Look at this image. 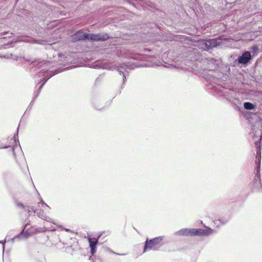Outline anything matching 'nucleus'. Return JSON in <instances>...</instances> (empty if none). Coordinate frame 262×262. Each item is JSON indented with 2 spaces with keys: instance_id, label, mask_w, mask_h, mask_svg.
<instances>
[{
  "instance_id": "14",
  "label": "nucleus",
  "mask_w": 262,
  "mask_h": 262,
  "mask_svg": "<svg viewBox=\"0 0 262 262\" xmlns=\"http://www.w3.org/2000/svg\"><path fill=\"white\" fill-rule=\"evenodd\" d=\"M73 39L76 41L90 40V33H87L82 30H80L74 35Z\"/></svg>"
},
{
  "instance_id": "26",
  "label": "nucleus",
  "mask_w": 262,
  "mask_h": 262,
  "mask_svg": "<svg viewBox=\"0 0 262 262\" xmlns=\"http://www.w3.org/2000/svg\"><path fill=\"white\" fill-rule=\"evenodd\" d=\"M112 253H113V254H118L117 253H115V252L113 251H111V252ZM119 255H124V254H118Z\"/></svg>"
},
{
  "instance_id": "13",
  "label": "nucleus",
  "mask_w": 262,
  "mask_h": 262,
  "mask_svg": "<svg viewBox=\"0 0 262 262\" xmlns=\"http://www.w3.org/2000/svg\"><path fill=\"white\" fill-rule=\"evenodd\" d=\"M27 225H28V223H27L25 225V226L24 227V229H23L22 232L20 234L14 236L13 238H12L11 239L12 242H14V241L17 239H20V238H21L22 237H25L26 238H28L33 233L32 231H28V230L25 231V229L26 227H27Z\"/></svg>"
},
{
  "instance_id": "16",
  "label": "nucleus",
  "mask_w": 262,
  "mask_h": 262,
  "mask_svg": "<svg viewBox=\"0 0 262 262\" xmlns=\"http://www.w3.org/2000/svg\"><path fill=\"white\" fill-rule=\"evenodd\" d=\"M257 148L256 156L255 158V165L256 167L255 170L260 171V162H261V151L260 147Z\"/></svg>"
},
{
  "instance_id": "8",
  "label": "nucleus",
  "mask_w": 262,
  "mask_h": 262,
  "mask_svg": "<svg viewBox=\"0 0 262 262\" xmlns=\"http://www.w3.org/2000/svg\"><path fill=\"white\" fill-rule=\"evenodd\" d=\"M202 44L206 47V50H209L220 46L222 43V39L220 38H213L210 39H204L202 41Z\"/></svg>"
},
{
  "instance_id": "9",
  "label": "nucleus",
  "mask_w": 262,
  "mask_h": 262,
  "mask_svg": "<svg viewBox=\"0 0 262 262\" xmlns=\"http://www.w3.org/2000/svg\"><path fill=\"white\" fill-rule=\"evenodd\" d=\"M109 38L107 34L100 33L98 34L90 33V40L92 41H105Z\"/></svg>"
},
{
  "instance_id": "17",
  "label": "nucleus",
  "mask_w": 262,
  "mask_h": 262,
  "mask_svg": "<svg viewBox=\"0 0 262 262\" xmlns=\"http://www.w3.org/2000/svg\"><path fill=\"white\" fill-rule=\"evenodd\" d=\"M120 65H122L124 67V69H123V70L125 72V77H126V73L128 72V70H130V69H134V68H135L136 67L139 66V64L135 65V63H133V65H131V64H130V62H128L127 63L120 64Z\"/></svg>"
},
{
  "instance_id": "5",
  "label": "nucleus",
  "mask_w": 262,
  "mask_h": 262,
  "mask_svg": "<svg viewBox=\"0 0 262 262\" xmlns=\"http://www.w3.org/2000/svg\"><path fill=\"white\" fill-rule=\"evenodd\" d=\"M164 236H160L152 239H147L145 242L143 253L149 250L158 251L159 249V244L163 241Z\"/></svg>"
},
{
  "instance_id": "12",
  "label": "nucleus",
  "mask_w": 262,
  "mask_h": 262,
  "mask_svg": "<svg viewBox=\"0 0 262 262\" xmlns=\"http://www.w3.org/2000/svg\"><path fill=\"white\" fill-rule=\"evenodd\" d=\"M255 176L253 181V185L258 191H262V185L260 178V171L255 170Z\"/></svg>"
},
{
  "instance_id": "11",
  "label": "nucleus",
  "mask_w": 262,
  "mask_h": 262,
  "mask_svg": "<svg viewBox=\"0 0 262 262\" xmlns=\"http://www.w3.org/2000/svg\"><path fill=\"white\" fill-rule=\"evenodd\" d=\"M252 59V56L250 52L245 51L242 55L238 57L237 61L239 63L247 64Z\"/></svg>"
},
{
  "instance_id": "28",
  "label": "nucleus",
  "mask_w": 262,
  "mask_h": 262,
  "mask_svg": "<svg viewBox=\"0 0 262 262\" xmlns=\"http://www.w3.org/2000/svg\"><path fill=\"white\" fill-rule=\"evenodd\" d=\"M24 41H26V42H31V41H30V40H26V41L24 40Z\"/></svg>"
},
{
  "instance_id": "24",
  "label": "nucleus",
  "mask_w": 262,
  "mask_h": 262,
  "mask_svg": "<svg viewBox=\"0 0 262 262\" xmlns=\"http://www.w3.org/2000/svg\"><path fill=\"white\" fill-rule=\"evenodd\" d=\"M252 49L253 50V51L254 52H256L258 51V48L256 46H254V47H252Z\"/></svg>"
},
{
  "instance_id": "3",
  "label": "nucleus",
  "mask_w": 262,
  "mask_h": 262,
  "mask_svg": "<svg viewBox=\"0 0 262 262\" xmlns=\"http://www.w3.org/2000/svg\"><path fill=\"white\" fill-rule=\"evenodd\" d=\"M220 95H223L229 101H230L233 105L235 108H238V105L242 103V99L239 98L240 94L234 91H230L226 89L220 90Z\"/></svg>"
},
{
  "instance_id": "6",
  "label": "nucleus",
  "mask_w": 262,
  "mask_h": 262,
  "mask_svg": "<svg viewBox=\"0 0 262 262\" xmlns=\"http://www.w3.org/2000/svg\"><path fill=\"white\" fill-rule=\"evenodd\" d=\"M252 137L255 140V147H260V140L262 138V120L256 122L252 128L251 133Z\"/></svg>"
},
{
  "instance_id": "19",
  "label": "nucleus",
  "mask_w": 262,
  "mask_h": 262,
  "mask_svg": "<svg viewBox=\"0 0 262 262\" xmlns=\"http://www.w3.org/2000/svg\"><path fill=\"white\" fill-rule=\"evenodd\" d=\"M15 204H16V206L17 207L21 208H23V209H26V206L25 205H24L22 203H20V202H16L15 203Z\"/></svg>"
},
{
  "instance_id": "22",
  "label": "nucleus",
  "mask_w": 262,
  "mask_h": 262,
  "mask_svg": "<svg viewBox=\"0 0 262 262\" xmlns=\"http://www.w3.org/2000/svg\"><path fill=\"white\" fill-rule=\"evenodd\" d=\"M6 242V239H5L4 241H0V243L2 244V245H3V251L5 249V244Z\"/></svg>"
},
{
  "instance_id": "25",
  "label": "nucleus",
  "mask_w": 262,
  "mask_h": 262,
  "mask_svg": "<svg viewBox=\"0 0 262 262\" xmlns=\"http://www.w3.org/2000/svg\"><path fill=\"white\" fill-rule=\"evenodd\" d=\"M17 133H18V132H17V134L15 135L14 137V140L15 142L16 141V139H18V134H17Z\"/></svg>"
},
{
  "instance_id": "4",
  "label": "nucleus",
  "mask_w": 262,
  "mask_h": 262,
  "mask_svg": "<svg viewBox=\"0 0 262 262\" xmlns=\"http://www.w3.org/2000/svg\"><path fill=\"white\" fill-rule=\"evenodd\" d=\"M37 205L38 207V209L31 208L33 212L36 213L38 217L55 224L56 223L54 220L47 216L44 212L45 210H46L47 208L50 209V207L45 203L42 199H41L40 202L38 203Z\"/></svg>"
},
{
  "instance_id": "27",
  "label": "nucleus",
  "mask_w": 262,
  "mask_h": 262,
  "mask_svg": "<svg viewBox=\"0 0 262 262\" xmlns=\"http://www.w3.org/2000/svg\"><path fill=\"white\" fill-rule=\"evenodd\" d=\"M9 147V146H5L4 147V148H7Z\"/></svg>"
},
{
  "instance_id": "10",
  "label": "nucleus",
  "mask_w": 262,
  "mask_h": 262,
  "mask_svg": "<svg viewBox=\"0 0 262 262\" xmlns=\"http://www.w3.org/2000/svg\"><path fill=\"white\" fill-rule=\"evenodd\" d=\"M133 58L137 59V60H147V63H145L143 64V66H153L156 64L157 66H159L158 63L154 61V60L152 61L149 60V57L145 56L141 54H136L132 57ZM140 66H142V64H140Z\"/></svg>"
},
{
  "instance_id": "23",
  "label": "nucleus",
  "mask_w": 262,
  "mask_h": 262,
  "mask_svg": "<svg viewBox=\"0 0 262 262\" xmlns=\"http://www.w3.org/2000/svg\"><path fill=\"white\" fill-rule=\"evenodd\" d=\"M218 221H219L223 224H225V223H226L228 221L227 220H222L221 219V220H219ZM216 222H217V221H216Z\"/></svg>"
},
{
  "instance_id": "20",
  "label": "nucleus",
  "mask_w": 262,
  "mask_h": 262,
  "mask_svg": "<svg viewBox=\"0 0 262 262\" xmlns=\"http://www.w3.org/2000/svg\"><path fill=\"white\" fill-rule=\"evenodd\" d=\"M31 208H34L33 206H26V209H24L25 210L28 211V212H30L31 211H33Z\"/></svg>"
},
{
  "instance_id": "7",
  "label": "nucleus",
  "mask_w": 262,
  "mask_h": 262,
  "mask_svg": "<svg viewBox=\"0 0 262 262\" xmlns=\"http://www.w3.org/2000/svg\"><path fill=\"white\" fill-rule=\"evenodd\" d=\"M96 67L98 68H101V69H107L109 70H117V71L119 72L120 74L123 75V83L124 84L126 79L125 76V72L123 70L124 69V67L122 65H113L111 64H109L106 62H101V63H98L96 64Z\"/></svg>"
},
{
  "instance_id": "2",
  "label": "nucleus",
  "mask_w": 262,
  "mask_h": 262,
  "mask_svg": "<svg viewBox=\"0 0 262 262\" xmlns=\"http://www.w3.org/2000/svg\"><path fill=\"white\" fill-rule=\"evenodd\" d=\"M213 233L211 228L207 229L183 228L174 232V235L179 236H207Z\"/></svg>"
},
{
  "instance_id": "15",
  "label": "nucleus",
  "mask_w": 262,
  "mask_h": 262,
  "mask_svg": "<svg viewBox=\"0 0 262 262\" xmlns=\"http://www.w3.org/2000/svg\"><path fill=\"white\" fill-rule=\"evenodd\" d=\"M101 235H99L98 238L95 237H89L88 241L89 243V246L90 248V252L93 255L96 251V245L98 244L99 238Z\"/></svg>"
},
{
  "instance_id": "21",
  "label": "nucleus",
  "mask_w": 262,
  "mask_h": 262,
  "mask_svg": "<svg viewBox=\"0 0 262 262\" xmlns=\"http://www.w3.org/2000/svg\"><path fill=\"white\" fill-rule=\"evenodd\" d=\"M20 147H18L17 146H13V148H12V151H13V157L14 158H15L16 157V154H15V151H14V149L15 148H19Z\"/></svg>"
},
{
  "instance_id": "18",
  "label": "nucleus",
  "mask_w": 262,
  "mask_h": 262,
  "mask_svg": "<svg viewBox=\"0 0 262 262\" xmlns=\"http://www.w3.org/2000/svg\"><path fill=\"white\" fill-rule=\"evenodd\" d=\"M244 107L247 110H254L256 108V105L249 102H246L244 103Z\"/></svg>"
},
{
  "instance_id": "1",
  "label": "nucleus",
  "mask_w": 262,
  "mask_h": 262,
  "mask_svg": "<svg viewBox=\"0 0 262 262\" xmlns=\"http://www.w3.org/2000/svg\"><path fill=\"white\" fill-rule=\"evenodd\" d=\"M31 66L32 67H37V69L38 70H40V69L41 68V69L38 71V78L41 77V78L40 80L36 81V82H38V83H39L43 80H45L46 78H47L42 83V84L39 86L38 93L35 96V97H36L39 93L41 89L42 88L43 85L45 84L47 80L49 79L52 76L58 73L59 72H53V71L50 70L49 69L53 67L52 63L50 61L45 62L43 61L39 62L38 61H34L31 63Z\"/></svg>"
}]
</instances>
